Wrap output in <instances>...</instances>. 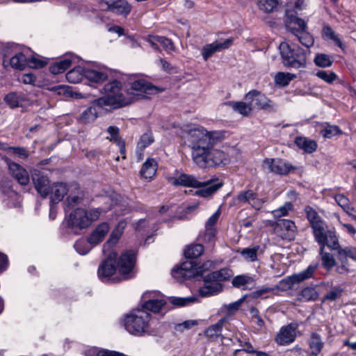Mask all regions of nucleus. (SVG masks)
Wrapping results in <instances>:
<instances>
[{
  "mask_svg": "<svg viewBox=\"0 0 356 356\" xmlns=\"http://www.w3.org/2000/svg\"><path fill=\"white\" fill-rule=\"evenodd\" d=\"M186 139L191 149L192 159L200 168L225 165L229 162L227 153L216 147L225 138L221 131H208L204 127L193 125L183 128Z\"/></svg>",
  "mask_w": 356,
  "mask_h": 356,
  "instance_id": "f257e3e1",
  "label": "nucleus"
},
{
  "mask_svg": "<svg viewBox=\"0 0 356 356\" xmlns=\"http://www.w3.org/2000/svg\"><path fill=\"white\" fill-rule=\"evenodd\" d=\"M106 259L98 268V276L102 282H118L114 276L117 270H119L122 279L127 280L132 277L133 270L136 264V252L134 250L126 251L118 259L115 252H106Z\"/></svg>",
  "mask_w": 356,
  "mask_h": 356,
  "instance_id": "f03ea898",
  "label": "nucleus"
},
{
  "mask_svg": "<svg viewBox=\"0 0 356 356\" xmlns=\"http://www.w3.org/2000/svg\"><path fill=\"white\" fill-rule=\"evenodd\" d=\"M152 315L145 309H134L124 314L122 323L125 330L131 335L143 337L152 335Z\"/></svg>",
  "mask_w": 356,
  "mask_h": 356,
  "instance_id": "7ed1b4c3",
  "label": "nucleus"
},
{
  "mask_svg": "<svg viewBox=\"0 0 356 356\" xmlns=\"http://www.w3.org/2000/svg\"><path fill=\"white\" fill-rule=\"evenodd\" d=\"M167 179L174 186L200 188L195 193L204 197L212 195L222 186V182L217 178L200 181L195 177L184 173L177 174L176 177H168Z\"/></svg>",
  "mask_w": 356,
  "mask_h": 356,
  "instance_id": "20e7f679",
  "label": "nucleus"
},
{
  "mask_svg": "<svg viewBox=\"0 0 356 356\" xmlns=\"http://www.w3.org/2000/svg\"><path fill=\"white\" fill-rule=\"evenodd\" d=\"M104 96L98 98L99 104L119 108L131 102L130 98L123 93L122 84L115 79L108 82L102 88Z\"/></svg>",
  "mask_w": 356,
  "mask_h": 356,
  "instance_id": "39448f33",
  "label": "nucleus"
},
{
  "mask_svg": "<svg viewBox=\"0 0 356 356\" xmlns=\"http://www.w3.org/2000/svg\"><path fill=\"white\" fill-rule=\"evenodd\" d=\"M111 208H95L89 210L76 209L69 216L67 224L70 227L83 229L88 227L92 221L97 220L102 214Z\"/></svg>",
  "mask_w": 356,
  "mask_h": 356,
  "instance_id": "423d86ee",
  "label": "nucleus"
},
{
  "mask_svg": "<svg viewBox=\"0 0 356 356\" xmlns=\"http://www.w3.org/2000/svg\"><path fill=\"white\" fill-rule=\"evenodd\" d=\"M283 63L288 67L298 69L306 65L307 58L305 51L300 47L289 45L283 42L279 46Z\"/></svg>",
  "mask_w": 356,
  "mask_h": 356,
  "instance_id": "0eeeda50",
  "label": "nucleus"
},
{
  "mask_svg": "<svg viewBox=\"0 0 356 356\" xmlns=\"http://www.w3.org/2000/svg\"><path fill=\"white\" fill-rule=\"evenodd\" d=\"M213 267L214 263L211 261H207L200 266H197L191 261H186L175 266L172 270V275L177 281L183 282L186 279L201 276L206 270Z\"/></svg>",
  "mask_w": 356,
  "mask_h": 356,
  "instance_id": "6e6552de",
  "label": "nucleus"
},
{
  "mask_svg": "<svg viewBox=\"0 0 356 356\" xmlns=\"http://www.w3.org/2000/svg\"><path fill=\"white\" fill-rule=\"evenodd\" d=\"M285 26L287 30L293 33L304 46L310 47L314 44V38L306 31L307 24L303 19L286 11Z\"/></svg>",
  "mask_w": 356,
  "mask_h": 356,
  "instance_id": "1a4fd4ad",
  "label": "nucleus"
},
{
  "mask_svg": "<svg viewBox=\"0 0 356 356\" xmlns=\"http://www.w3.org/2000/svg\"><path fill=\"white\" fill-rule=\"evenodd\" d=\"M315 241L320 247L327 245L330 249L339 248V239L334 229H329L325 221L312 227Z\"/></svg>",
  "mask_w": 356,
  "mask_h": 356,
  "instance_id": "9d476101",
  "label": "nucleus"
},
{
  "mask_svg": "<svg viewBox=\"0 0 356 356\" xmlns=\"http://www.w3.org/2000/svg\"><path fill=\"white\" fill-rule=\"evenodd\" d=\"M142 299V308L147 312L159 313L162 312L165 309L166 300L160 293L155 291L146 292L143 294Z\"/></svg>",
  "mask_w": 356,
  "mask_h": 356,
  "instance_id": "9b49d317",
  "label": "nucleus"
},
{
  "mask_svg": "<svg viewBox=\"0 0 356 356\" xmlns=\"http://www.w3.org/2000/svg\"><path fill=\"white\" fill-rule=\"evenodd\" d=\"M262 168L265 170L280 175H286L296 168L289 163L280 159H264Z\"/></svg>",
  "mask_w": 356,
  "mask_h": 356,
  "instance_id": "f8f14e48",
  "label": "nucleus"
},
{
  "mask_svg": "<svg viewBox=\"0 0 356 356\" xmlns=\"http://www.w3.org/2000/svg\"><path fill=\"white\" fill-rule=\"evenodd\" d=\"M245 99L249 102L252 108L261 110L273 109L274 104L264 94L257 90L249 91L245 96Z\"/></svg>",
  "mask_w": 356,
  "mask_h": 356,
  "instance_id": "ddd939ff",
  "label": "nucleus"
},
{
  "mask_svg": "<svg viewBox=\"0 0 356 356\" xmlns=\"http://www.w3.org/2000/svg\"><path fill=\"white\" fill-rule=\"evenodd\" d=\"M100 6L103 10L124 16L129 15L131 10V6L126 0H102Z\"/></svg>",
  "mask_w": 356,
  "mask_h": 356,
  "instance_id": "4468645a",
  "label": "nucleus"
},
{
  "mask_svg": "<svg viewBox=\"0 0 356 356\" xmlns=\"http://www.w3.org/2000/svg\"><path fill=\"white\" fill-rule=\"evenodd\" d=\"M275 228L280 232L282 238L286 240L294 239L297 233L295 222L289 219H278L275 222Z\"/></svg>",
  "mask_w": 356,
  "mask_h": 356,
  "instance_id": "2eb2a0df",
  "label": "nucleus"
},
{
  "mask_svg": "<svg viewBox=\"0 0 356 356\" xmlns=\"http://www.w3.org/2000/svg\"><path fill=\"white\" fill-rule=\"evenodd\" d=\"M129 84L131 85V89L137 92H145L149 95L158 92V88L156 86L136 74L130 76Z\"/></svg>",
  "mask_w": 356,
  "mask_h": 356,
  "instance_id": "dca6fc26",
  "label": "nucleus"
},
{
  "mask_svg": "<svg viewBox=\"0 0 356 356\" xmlns=\"http://www.w3.org/2000/svg\"><path fill=\"white\" fill-rule=\"evenodd\" d=\"M32 179L38 193L42 197H47L50 191L49 178L42 172L34 170L32 174Z\"/></svg>",
  "mask_w": 356,
  "mask_h": 356,
  "instance_id": "f3484780",
  "label": "nucleus"
},
{
  "mask_svg": "<svg viewBox=\"0 0 356 356\" xmlns=\"http://www.w3.org/2000/svg\"><path fill=\"white\" fill-rule=\"evenodd\" d=\"M233 42V39L227 38L222 42L216 41L213 43L206 44L202 50V55L204 60H208L216 52L229 48Z\"/></svg>",
  "mask_w": 356,
  "mask_h": 356,
  "instance_id": "a211bd4d",
  "label": "nucleus"
},
{
  "mask_svg": "<svg viewBox=\"0 0 356 356\" xmlns=\"http://www.w3.org/2000/svg\"><path fill=\"white\" fill-rule=\"evenodd\" d=\"M8 166V170L11 175L18 181L21 185H26L29 181V176L28 172L19 164L12 162L9 159H6Z\"/></svg>",
  "mask_w": 356,
  "mask_h": 356,
  "instance_id": "6ab92c4d",
  "label": "nucleus"
},
{
  "mask_svg": "<svg viewBox=\"0 0 356 356\" xmlns=\"http://www.w3.org/2000/svg\"><path fill=\"white\" fill-rule=\"evenodd\" d=\"M296 329L297 326L292 323L282 327L276 337L277 343L282 346L292 343L296 337Z\"/></svg>",
  "mask_w": 356,
  "mask_h": 356,
  "instance_id": "aec40b11",
  "label": "nucleus"
},
{
  "mask_svg": "<svg viewBox=\"0 0 356 356\" xmlns=\"http://www.w3.org/2000/svg\"><path fill=\"white\" fill-rule=\"evenodd\" d=\"M127 225V222L126 220H122L119 221L116 227L111 233L109 238L103 246V252L104 254H106L107 252H109L110 248L118 243L122 234H123Z\"/></svg>",
  "mask_w": 356,
  "mask_h": 356,
  "instance_id": "412c9836",
  "label": "nucleus"
},
{
  "mask_svg": "<svg viewBox=\"0 0 356 356\" xmlns=\"http://www.w3.org/2000/svg\"><path fill=\"white\" fill-rule=\"evenodd\" d=\"M103 106H104L102 104H99L98 99H95L92 104L80 115L79 118L80 122L84 124L94 122L100 113Z\"/></svg>",
  "mask_w": 356,
  "mask_h": 356,
  "instance_id": "4be33fe9",
  "label": "nucleus"
},
{
  "mask_svg": "<svg viewBox=\"0 0 356 356\" xmlns=\"http://www.w3.org/2000/svg\"><path fill=\"white\" fill-rule=\"evenodd\" d=\"M204 284L199 289V293L202 297L216 295L222 291L221 283L216 280H207V275L204 277Z\"/></svg>",
  "mask_w": 356,
  "mask_h": 356,
  "instance_id": "5701e85b",
  "label": "nucleus"
},
{
  "mask_svg": "<svg viewBox=\"0 0 356 356\" xmlns=\"http://www.w3.org/2000/svg\"><path fill=\"white\" fill-rule=\"evenodd\" d=\"M110 229L107 222L99 224L89 236L88 242L92 246H95L102 242Z\"/></svg>",
  "mask_w": 356,
  "mask_h": 356,
  "instance_id": "b1692460",
  "label": "nucleus"
},
{
  "mask_svg": "<svg viewBox=\"0 0 356 356\" xmlns=\"http://www.w3.org/2000/svg\"><path fill=\"white\" fill-rule=\"evenodd\" d=\"M108 77V74L102 68L85 67V78L92 83H102Z\"/></svg>",
  "mask_w": 356,
  "mask_h": 356,
  "instance_id": "393cba45",
  "label": "nucleus"
},
{
  "mask_svg": "<svg viewBox=\"0 0 356 356\" xmlns=\"http://www.w3.org/2000/svg\"><path fill=\"white\" fill-rule=\"evenodd\" d=\"M78 57L74 55H67L59 61L54 63L49 67V71L54 74L64 72L73 63H75Z\"/></svg>",
  "mask_w": 356,
  "mask_h": 356,
  "instance_id": "a878e982",
  "label": "nucleus"
},
{
  "mask_svg": "<svg viewBox=\"0 0 356 356\" xmlns=\"http://www.w3.org/2000/svg\"><path fill=\"white\" fill-rule=\"evenodd\" d=\"M318 264L309 265L305 270L302 272L295 274L288 278L289 282L291 284L301 282L305 280L312 277L314 272L318 268Z\"/></svg>",
  "mask_w": 356,
  "mask_h": 356,
  "instance_id": "bb28decb",
  "label": "nucleus"
},
{
  "mask_svg": "<svg viewBox=\"0 0 356 356\" xmlns=\"http://www.w3.org/2000/svg\"><path fill=\"white\" fill-rule=\"evenodd\" d=\"M157 162L152 158L147 159L143 164L140 173L143 178L150 180L156 174L157 170Z\"/></svg>",
  "mask_w": 356,
  "mask_h": 356,
  "instance_id": "cd10ccee",
  "label": "nucleus"
},
{
  "mask_svg": "<svg viewBox=\"0 0 356 356\" xmlns=\"http://www.w3.org/2000/svg\"><path fill=\"white\" fill-rule=\"evenodd\" d=\"M67 193V185L63 183L54 184L51 187V203L60 202Z\"/></svg>",
  "mask_w": 356,
  "mask_h": 356,
  "instance_id": "c85d7f7f",
  "label": "nucleus"
},
{
  "mask_svg": "<svg viewBox=\"0 0 356 356\" xmlns=\"http://www.w3.org/2000/svg\"><path fill=\"white\" fill-rule=\"evenodd\" d=\"M296 145L305 152L311 154L317 149L316 143L305 137L298 136L295 140Z\"/></svg>",
  "mask_w": 356,
  "mask_h": 356,
  "instance_id": "c756f323",
  "label": "nucleus"
},
{
  "mask_svg": "<svg viewBox=\"0 0 356 356\" xmlns=\"http://www.w3.org/2000/svg\"><path fill=\"white\" fill-rule=\"evenodd\" d=\"M225 318H221L216 323L209 327L204 332L207 337L210 340L214 341L221 336V332Z\"/></svg>",
  "mask_w": 356,
  "mask_h": 356,
  "instance_id": "7c9ffc66",
  "label": "nucleus"
},
{
  "mask_svg": "<svg viewBox=\"0 0 356 356\" xmlns=\"http://www.w3.org/2000/svg\"><path fill=\"white\" fill-rule=\"evenodd\" d=\"M309 345L311 350L310 355L317 356L321 351L323 346V342L322 341L321 336L316 332L312 333L309 340Z\"/></svg>",
  "mask_w": 356,
  "mask_h": 356,
  "instance_id": "2f4dec72",
  "label": "nucleus"
},
{
  "mask_svg": "<svg viewBox=\"0 0 356 356\" xmlns=\"http://www.w3.org/2000/svg\"><path fill=\"white\" fill-rule=\"evenodd\" d=\"M4 101L9 107L15 108L22 106L25 101V97L23 94L14 92L6 95L4 97Z\"/></svg>",
  "mask_w": 356,
  "mask_h": 356,
  "instance_id": "473e14b6",
  "label": "nucleus"
},
{
  "mask_svg": "<svg viewBox=\"0 0 356 356\" xmlns=\"http://www.w3.org/2000/svg\"><path fill=\"white\" fill-rule=\"evenodd\" d=\"M232 284L236 288L245 290L254 284V278L248 275H239L232 279Z\"/></svg>",
  "mask_w": 356,
  "mask_h": 356,
  "instance_id": "72a5a7b5",
  "label": "nucleus"
},
{
  "mask_svg": "<svg viewBox=\"0 0 356 356\" xmlns=\"http://www.w3.org/2000/svg\"><path fill=\"white\" fill-rule=\"evenodd\" d=\"M334 267L335 272L339 275H346L353 272L348 259L343 257V255L339 254L338 252Z\"/></svg>",
  "mask_w": 356,
  "mask_h": 356,
  "instance_id": "f704fd0d",
  "label": "nucleus"
},
{
  "mask_svg": "<svg viewBox=\"0 0 356 356\" xmlns=\"http://www.w3.org/2000/svg\"><path fill=\"white\" fill-rule=\"evenodd\" d=\"M217 229H205L204 232L199 236L200 241L206 244L209 248L214 247L217 237Z\"/></svg>",
  "mask_w": 356,
  "mask_h": 356,
  "instance_id": "c9c22d12",
  "label": "nucleus"
},
{
  "mask_svg": "<svg viewBox=\"0 0 356 356\" xmlns=\"http://www.w3.org/2000/svg\"><path fill=\"white\" fill-rule=\"evenodd\" d=\"M232 275V270L229 268H225L208 274L207 280H216V282L220 283L222 281L227 280Z\"/></svg>",
  "mask_w": 356,
  "mask_h": 356,
  "instance_id": "e433bc0d",
  "label": "nucleus"
},
{
  "mask_svg": "<svg viewBox=\"0 0 356 356\" xmlns=\"http://www.w3.org/2000/svg\"><path fill=\"white\" fill-rule=\"evenodd\" d=\"M325 247V246L320 247L319 254L321 255L323 267L327 270H330L335 266L337 259H334L332 254L324 251Z\"/></svg>",
  "mask_w": 356,
  "mask_h": 356,
  "instance_id": "4c0bfd02",
  "label": "nucleus"
},
{
  "mask_svg": "<svg viewBox=\"0 0 356 356\" xmlns=\"http://www.w3.org/2000/svg\"><path fill=\"white\" fill-rule=\"evenodd\" d=\"M107 132L110 135V136L107 137V138L109 139L111 141H113L115 143H116L120 147L121 154H124V143L119 136L118 127L115 126H110L107 129Z\"/></svg>",
  "mask_w": 356,
  "mask_h": 356,
  "instance_id": "58836bf2",
  "label": "nucleus"
},
{
  "mask_svg": "<svg viewBox=\"0 0 356 356\" xmlns=\"http://www.w3.org/2000/svg\"><path fill=\"white\" fill-rule=\"evenodd\" d=\"M85 78V67H76L66 74V79L72 83H77Z\"/></svg>",
  "mask_w": 356,
  "mask_h": 356,
  "instance_id": "ea45409f",
  "label": "nucleus"
},
{
  "mask_svg": "<svg viewBox=\"0 0 356 356\" xmlns=\"http://www.w3.org/2000/svg\"><path fill=\"white\" fill-rule=\"evenodd\" d=\"M28 58L22 53H18L13 56L10 60V64L12 67L17 70H24L27 65Z\"/></svg>",
  "mask_w": 356,
  "mask_h": 356,
  "instance_id": "a19ab883",
  "label": "nucleus"
},
{
  "mask_svg": "<svg viewBox=\"0 0 356 356\" xmlns=\"http://www.w3.org/2000/svg\"><path fill=\"white\" fill-rule=\"evenodd\" d=\"M296 76L289 72H277L274 77L275 83L282 87L286 86Z\"/></svg>",
  "mask_w": 356,
  "mask_h": 356,
  "instance_id": "79ce46f5",
  "label": "nucleus"
},
{
  "mask_svg": "<svg viewBox=\"0 0 356 356\" xmlns=\"http://www.w3.org/2000/svg\"><path fill=\"white\" fill-rule=\"evenodd\" d=\"M314 61L318 67L325 68L329 67L332 65L334 58L330 55L325 54H318L316 55Z\"/></svg>",
  "mask_w": 356,
  "mask_h": 356,
  "instance_id": "37998d69",
  "label": "nucleus"
},
{
  "mask_svg": "<svg viewBox=\"0 0 356 356\" xmlns=\"http://www.w3.org/2000/svg\"><path fill=\"white\" fill-rule=\"evenodd\" d=\"M204 247L201 244H191L184 250V255L187 258H197L202 255Z\"/></svg>",
  "mask_w": 356,
  "mask_h": 356,
  "instance_id": "c03bdc74",
  "label": "nucleus"
},
{
  "mask_svg": "<svg viewBox=\"0 0 356 356\" xmlns=\"http://www.w3.org/2000/svg\"><path fill=\"white\" fill-rule=\"evenodd\" d=\"M259 246L243 248L238 251L243 258L248 261L254 262L257 260V252Z\"/></svg>",
  "mask_w": 356,
  "mask_h": 356,
  "instance_id": "a18cd8bd",
  "label": "nucleus"
},
{
  "mask_svg": "<svg viewBox=\"0 0 356 356\" xmlns=\"http://www.w3.org/2000/svg\"><path fill=\"white\" fill-rule=\"evenodd\" d=\"M318 297V293L314 286L305 287L300 294V299L304 301H314Z\"/></svg>",
  "mask_w": 356,
  "mask_h": 356,
  "instance_id": "49530a36",
  "label": "nucleus"
},
{
  "mask_svg": "<svg viewBox=\"0 0 356 356\" xmlns=\"http://www.w3.org/2000/svg\"><path fill=\"white\" fill-rule=\"evenodd\" d=\"M232 108L243 116H248L252 111V108L249 102H237L232 103Z\"/></svg>",
  "mask_w": 356,
  "mask_h": 356,
  "instance_id": "de8ad7c7",
  "label": "nucleus"
},
{
  "mask_svg": "<svg viewBox=\"0 0 356 356\" xmlns=\"http://www.w3.org/2000/svg\"><path fill=\"white\" fill-rule=\"evenodd\" d=\"M306 213L307 218L310 223L311 227H314L318 224L320 222L323 221L316 211L310 206H307L304 209Z\"/></svg>",
  "mask_w": 356,
  "mask_h": 356,
  "instance_id": "09e8293b",
  "label": "nucleus"
},
{
  "mask_svg": "<svg viewBox=\"0 0 356 356\" xmlns=\"http://www.w3.org/2000/svg\"><path fill=\"white\" fill-rule=\"evenodd\" d=\"M259 8L266 13L273 12L278 6L277 0H259Z\"/></svg>",
  "mask_w": 356,
  "mask_h": 356,
  "instance_id": "8fccbe9b",
  "label": "nucleus"
},
{
  "mask_svg": "<svg viewBox=\"0 0 356 356\" xmlns=\"http://www.w3.org/2000/svg\"><path fill=\"white\" fill-rule=\"evenodd\" d=\"M196 301H197V298L194 296L184 298L172 297L170 299V302L177 307L188 306L195 302Z\"/></svg>",
  "mask_w": 356,
  "mask_h": 356,
  "instance_id": "3c124183",
  "label": "nucleus"
},
{
  "mask_svg": "<svg viewBox=\"0 0 356 356\" xmlns=\"http://www.w3.org/2000/svg\"><path fill=\"white\" fill-rule=\"evenodd\" d=\"M74 247L76 251L79 254L85 255L90 251V250L92 249V248L93 246H92L89 243L88 239L87 241H86L84 239H79L76 241V243L74 245Z\"/></svg>",
  "mask_w": 356,
  "mask_h": 356,
  "instance_id": "603ef678",
  "label": "nucleus"
},
{
  "mask_svg": "<svg viewBox=\"0 0 356 356\" xmlns=\"http://www.w3.org/2000/svg\"><path fill=\"white\" fill-rule=\"evenodd\" d=\"M52 90L55 91L57 94L63 95L65 97H71L75 98L82 97L81 94H77L76 92H72L70 90V88L67 86H58L56 87L52 88Z\"/></svg>",
  "mask_w": 356,
  "mask_h": 356,
  "instance_id": "864d4df0",
  "label": "nucleus"
},
{
  "mask_svg": "<svg viewBox=\"0 0 356 356\" xmlns=\"http://www.w3.org/2000/svg\"><path fill=\"white\" fill-rule=\"evenodd\" d=\"M334 199L339 206H340L346 213L351 216V211H353V208L350 207L348 198L342 194H337L335 195Z\"/></svg>",
  "mask_w": 356,
  "mask_h": 356,
  "instance_id": "5fc2aeb1",
  "label": "nucleus"
},
{
  "mask_svg": "<svg viewBox=\"0 0 356 356\" xmlns=\"http://www.w3.org/2000/svg\"><path fill=\"white\" fill-rule=\"evenodd\" d=\"M322 136L327 138H330L334 136L341 134L339 127L336 125L327 124L321 131Z\"/></svg>",
  "mask_w": 356,
  "mask_h": 356,
  "instance_id": "6e6d98bb",
  "label": "nucleus"
},
{
  "mask_svg": "<svg viewBox=\"0 0 356 356\" xmlns=\"http://www.w3.org/2000/svg\"><path fill=\"white\" fill-rule=\"evenodd\" d=\"M343 293V289L341 286H334L325 296L323 301H325V300L334 301L337 299L339 298L342 296Z\"/></svg>",
  "mask_w": 356,
  "mask_h": 356,
  "instance_id": "4d7b16f0",
  "label": "nucleus"
},
{
  "mask_svg": "<svg viewBox=\"0 0 356 356\" xmlns=\"http://www.w3.org/2000/svg\"><path fill=\"white\" fill-rule=\"evenodd\" d=\"M293 209V204L291 202H286L284 204L277 209L273 210L272 213L275 218H281L288 215L289 211Z\"/></svg>",
  "mask_w": 356,
  "mask_h": 356,
  "instance_id": "13d9d810",
  "label": "nucleus"
},
{
  "mask_svg": "<svg viewBox=\"0 0 356 356\" xmlns=\"http://www.w3.org/2000/svg\"><path fill=\"white\" fill-rule=\"evenodd\" d=\"M316 75L318 78L329 84L332 83L337 79V75L330 71L320 70L316 72Z\"/></svg>",
  "mask_w": 356,
  "mask_h": 356,
  "instance_id": "bf43d9fd",
  "label": "nucleus"
},
{
  "mask_svg": "<svg viewBox=\"0 0 356 356\" xmlns=\"http://www.w3.org/2000/svg\"><path fill=\"white\" fill-rule=\"evenodd\" d=\"M8 152L10 155L16 156L21 159H26L29 156L28 151L25 148L21 147L9 146Z\"/></svg>",
  "mask_w": 356,
  "mask_h": 356,
  "instance_id": "052dcab7",
  "label": "nucleus"
},
{
  "mask_svg": "<svg viewBox=\"0 0 356 356\" xmlns=\"http://www.w3.org/2000/svg\"><path fill=\"white\" fill-rule=\"evenodd\" d=\"M334 250H337V252L339 254L343 255V257L348 259V257L352 259L353 261H356V248L355 247H346L345 248H341L340 245L339 244V248L334 249Z\"/></svg>",
  "mask_w": 356,
  "mask_h": 356,
  "instance_id": "680f3d73",
  "label": "nucleus"
},
{
  "mask_svg": "<svg viewBox=\"0 0 356 356\" xmlns=\"http://www.w3.org/2000/svg\"><path fill=\"white\" fill-rule=\"evenodd\" d=\"M255 193L251 190L241 191L238 193L236 197V200L238 203L244 204L248 203L250 204L253 197H254Z\"/></svg>",
  "mask_w": 356,
  "mask_h": 356,
  "instance_id": "e2e57ef3",
  "label": "nucleus"
},
{
  "mask_svg": "<svg viewBox=\"0 0 356 356\" xmlns=\"http://www.w3.org/2000/svg\"><path fill=\"white\" fill-rule=\"evenodd\" d=\"M323 34L327 36L329 39L332 40L334 43L341 49H343V44L341 40L335 34L334 31L330 26H325L323 29Z\"/></svg>",
  "mask_w": 356,
  "mask_h": 356,
  "instance_id": "0e129e2a",
  "label": "nucleus"
},
{
  "mask_svg": "<svg viewBox=\"0 0 356 356\" xmlns=\"http://www.w3.org/2000/svg\"><path fill=\"white\" fill-rule=\"evenodd\" d=\"M221 211L219 208L215 213H213L206 221L205 229H216V225L220 216Z\"/></svg>",
  "mask_w": 356,
  "mask_h": 356,
  "instance_id": "69168bd1",
  "label": "nucleus"
},
{
  "mask_svg": "<svg viewBox=\"0 0 356 356\" xmlns=\"http://www.w3.org/2000/svg\"><path fill=\"white\" fill-rule=\"evenodd\" d=\"M47 65V61L44 59L32 56L28 59L27 65L32 68H41Z\"/></svg>",
  "mask_w": 356,
  "mask_h": 356,
  "instance_id": "338daca9",
  "label": "nucleus"
},
{
  "mask_svg": "<svg viewBox=\"0 0 356 356\" xmlns=\"http://www.w3.org/2000/svg\"><path fill=\"white\" fill-rule=\"evenodd\" d=\"M154 141L152 134L151 133L144 134L138 142V145L141 148H145L149 145Z\"/></svg>",
  "mask_w": 356,
  "mask_h": 356,
  "instance_id": "774afa93",
  "label": "nucleus"
}]
</instances>
